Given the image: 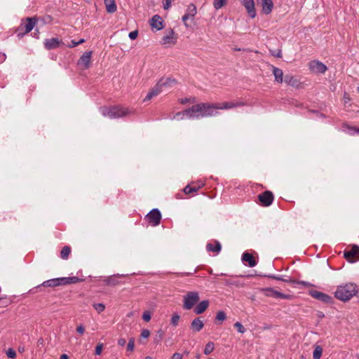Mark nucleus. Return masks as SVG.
<instances>
[{
  "label": "nucleus",
  "instance_id": "32",
  "mask_svg": "<svg viewBox=\"0 0 359 359\" xmlns=\"http://www.w3.org/2000/svg\"><path fill=\"white\" fill-rule=\"evenodd\" d=\"M214 348H215L214 343L212 342V341H209L205 345V349H204V353L205 355H209V354H210L214 351Z\"/></svg>",
  "mask_w": 359,
  "mask_h": 359
},
{
  "label": "nucleus",
  "instance_id": "21",
  "mask_svg": "<svg viewBox=\"0 0 359 359\" xmlns=\"http://www.w3.org/2000/svg\"><path fill=\"white\" fill-rule=\"evenodd\" d=\"M104 4L108 13H114L116 11L117 6L115 0H104Z\"/></svg>",
  "mask_w": 359,
  "mask_h": 359
},
{
  "label": "nucleus",
  "instance_id": "18",
  "mask_svg": "<svg viewBox=\"0 0 359 359\" xmlns=\"http://www.w3.org/2000/svg\"><path fill=\"white\" fill-rule=\"evenodd\" d=\"M266 291V295L272 297L274 298H281V299H290L292 298V296L290 294H285L283 293H280L276 290H274L271 288H267L265 290Z\"/></svg>",
  "mask_w": 359,
  "mask_h": 359
},
{
  "label": "nucleus",
  "instance_id": "25",
  "mask_svg": "<svg viewBox=\"0 0 359 359\" xmlns=\"http://www.w3.org/2000/svg\"><path fill=\"white\" fill-rule=\"evenodd\" d=\"M311 294L314 298L320 299L325 302H328L331 299L330 297H329L328 295L317 291L311 292Z\"/></svg>",
  "mask_w": 359,
  "mask_h": 359
},
{
  "label": "nucleus",
  "instance_id": "33",
  "mask_svg": "<svg viewBox=\"0 0 359 359\" xmlns=\"http://www.w3.org/2000/svg\"><path fill=\"white\" fill-rule=\"evenodd\" d=\"M93 307L99 314L105 310V305L102 303H94L93 304Z\"/></svg>",
  "mask_w": 359,
  "mask_h": 359
},
{
  "label": "nucleus",
  "instance_id": "2",
  "mask_svg": "<svg viewBox=\"0 0 359 359\" xmlns=\"http://www.w3.org/2000/svg\"><path fill=\"white\" fill-rule=\"evenodd\" d=\"M177 82L175 79L170 77L162 78L156 86L148 93L144 101L149 100L152 97L158 95L163 90V88L172 87L177 84Z\"/></svg>",
  "mask_w": 359,
  "mask_h": 359
},
{
  "label": "nucleus",
  "instance_id": "46",
  "mask_svg": "<svg viewBox=\"0 0 359 359\" xmlns=\"http://www.w3.org/2000/svg\"><path fill=\"white\" fill-rule=\"evenodd\" d=\"M137 36H138V31L137 30L133 31V32H130L129 34H128V36L132 40L136 39Z\"/></svg>",
  "mask_w": 359,
  "mask_h": 359
},
{
  "label": "nucleus",
  "instance_id": "52",
  "mask_svg": "<svg viewBox=\"0 0 359 359\" xmlns=\"http://www.w3.org/2000/svg\"><path fill=\"white\" fill-rule=\"evenodd\" d=\"M344 101H345L346 102H347L350 101V97H349V96H348V95H344Z\"/></svg>",
  "mask_w": 359,
  "mask_h": 359
},
{
  "label": "nucleus",
  "instance_id": "36",
  "mask_svg": "<svg viewBox=\"0 0 359 359\" xmlns=\"http://www.w3.org/2000/svg\"><path fill=\"white\" fill-rule=\"evenodd\" d=\"M182 22H184V25L186 27H190V24L188 22L189 20H193L194 18H191L190 15H188V13H185L182 18Z\"/></svg>",
  "mask_w": 359,
  "mask_h": 359
},
{
  "label": "nucleus",
  "instance_id": "19",
  "mask_svg": "<svg viewBox=\"0 0 359 359\" xmlns=\"http://www.w3.org/2000/svg\"><path fill=\"white\" fill-rule=\"evenodd\" d=\"M210 302L208 300H203L196 305L194 309V313L196 314H201L205 311L208 308Z\"/></svg>",
  "mask_w": 359,
  "mask_h": 359
},
{
  "label": "nucleus",
  "instance_id": "56",
  "mask_svg": "<svg viewBox=\"0 0 359 359\" xmlns=\"http://www.w3.org/2000/svg\"><path fill=\"white\" fill-rule=\"evenodd\" d=\"M355 130L359 133V129H355Z\"/></svg>",
  "mask_w": 359,
  "mask_h": 359
},
{
  "label": "nucleus",
  "instance_id": "41",
  "mask_svg": "<svg viewBox=\"0 0 359 359\" xmlns=\"http://www.w3.org/2000/svg\"><path fill=\"white\" fill-rule=\"evenodd\" d=\"M226 318V314L224 311H218L217 313L216 319L218 320H224Z\"/></svg>",
  "mask_w": 359,
  "mask_h": 359
},
{
  "label": "nucleus",
  "instance_id": "49",
  "mask_svg": "<svg viewBox=\"0 0 359 359\" xmlns=\"http://www.w3.org/2000/svg\"><path fill=\"white\" fill-rule=\"evenodd\" d=\"M171 359H182V355L180 353H175L172 355Z\"/></svg>",
  "mask_w": 359,
  "mask_h": 359
},
{
  "label": "nucleus",
  "instance_id": "24",
  "mask_svg": "<svg viewBox=\"0 0 359 359\" xmlns=\"http://www.w3.org/2000/svg\"><path fill=\"white\" fill-rule=\"evenodd\" d=\"M44 44H45V47L48 50H50V49H54V48L58 47V46L60 44V41L56 38H52V39L46 40Z\"/></svg>",
  "mask_w": 359,
  "mask_h": 359
},
{
  "label": "nucleus",
  "instance_id": "30",
  "mask_svg": "<svg viewBox=\"0 0 359 359\" xmlns=\"http://www.w3.org/2000/svg\"><path fill=\"white\" fill-rule=\"evenodd\" d=\"M323 353V348L320 346H316L313 353V359H320Z\"/></svg>",
  "mask_w": 359,
  "mask_h": 359
},
{
  "label": "nucleus",
  "instance_id": "8",
  "mask_svg": "<svg viewBox=\"0 0 359 359\" xmlns=\"http://www.w3.org/2000/svg\"><path fill=\"white\" fill-rule=\"evenodd\" d=\"M240 1L241 3V4L246 9L248 15L252 18H255L257 13H256L254 0H240Z\"/></svg>",
  "mask_w": 359,
  "mask_h": 359
},
{
  "label": "nucleus",
  "instance_id": "44",
  "mask_svg": "<svg viewBox=\"0 0 359 359\" xmlns=\"http://www.w3.org/2000/svg\"><path fill=\"white\" fill-rule=\"evenodd\" d=\"M76 332L80 335H82L85 332V327L82 324L77 325L76 327Z\"/></svg>",
  "mask_w": 359,
  "mask_h": 359
},
{
  "label": "nucleus",
  "instance_id": "1",
  "mask_svg": "<svg viewBox=\"0 0 359 359\" xmlns=\"http://www.w3.org/2000/svg\"><path fill=\"white\" fill-rule=\"evenodd\" d=\"M358 292L357 286L352 283L339 285L334 292L337 299L342 302H347L355 296Z\"/></svg>",
  "mask_w": 359,
  "mask_h": 359
},
{
  "label": "nucleus",
  "instance_id": "20",
  "mask_svg": "<svg viewBox=\"0 0 359 359\" xmlns=\"http://www.w3.org/2000/svg\"><path fill=\"white\" fill-rule=\"evenodd\" d=\"M204 323L199 318H195L191 323V329L193 332H197L203 329Z\"/></svg>",
  "mask_w": 359,
  "mask_h": 359
},
{
  "label": "nucleus",
  "instance_id": "29",
  "mask_svg": "<svg viewBox=\"0 0 359 359\" xmlns=\"http://www.w3.org/2000/svg\"><path fill=\"white\" fill-rule=\"evenodd\" d=\"M206 248L208 251L219 252L221 250V245L218 242H217L215 245H213L211 243H209L207 245Z\"/></svg>",
  "mask_w": 359,
  "mask_h": 359
},
{
  "label": "nucleus",
  "instance_id": "23",
  "mask_svg": "<svg viewBox=\"0 0 359 359\" xmlns=\"http://www.w3.org/2000/svg\"><path fill=\"white\" fill-rule=\"evenodd\" d=\"M272 71L275 77V81L278 83H281L283 81V71L274 66H272Z\"/></svg>",
  "mask_w": 359,
  "mask_h": 359
},
{
  "label": "nucleus",
  "instance_id": "28",
  "mask_svg": "<svg viewBox=\"0 0 359 359\" xmlns=\"http://www.w3.org/2000/svg\"><path fill=\"white\" fill-rule=\"evenodd\" d=\"M186 13H188V15H190L191 18H194L197 13L196 6L193 4H189L187 7Z\"/></svg>",
  "mask_w": 359,
  "mask_h": 359
},
{
  "label": "nucleus",
  "instance_id": "54",
  "mask_svg": "<svg viewBox=\"0 0 359 359\" xmlns=\"http://www.w3.org/2000/svg\"><path fill=\"white\" fill-rule=\"evenodd\" d=\"M144 359H152V358L150 356H147Z\"/></svg>",
  "mask_w": 359,
  "mask_h": 359
},
{
  "label": "nucleus",
  "instance_id": "4",
  "mask_svg": "<svg viewBox=\"0 0 359 359\" xmlns=\"http://www.w3.org/2000/svg\"><path fill=\"white\" fill-rule=\"evenodd\" d=\"M199 293L196 291H190L183 296L182 306L186 310L191 309L199 301Z\"/></svg>",
  "mask_w": 359,
  "mask_h": 359
},
{
  "label": "nucleus",
  "instance_id": "17",
  "mask_svg": "<svg viewBox=\"0 0 359 359\" xmlns=\"http://www.w3.org/2000/svg\"><path fill=\"white\" fill-rule=\"evenodd\" d=\"M259 199L262 205L268 206L271 204L273 196L271 191H266L259 196Z\"/></svg>",
  "mask_w": 359,
  "mask_h": 359
},
{
  "label": "nucleus",
  "instance_id": "53",
  "mask_svg": "<svg viewBox=\"0 0 359 359\" xmlns=\"http://www.w3.org/2000/svg\"><path fill=\"white\" fill-rule=\"evenodd\" d=\"M187 100H187V99H186V100H182V102H182V103H186V102H187Z\"/></svg>",
  "mask_w": 359,
  "mask_h": 359
},
{
  "label": "nucleus",
  "instance_id": "12",
  "mask_svg": "<svg viewBox=\"0 0 359 359\" xmlns=\"http://www.w3.org/2000/svg\"><path fill=\"white\" fill-rule=\"evenodd\" d=\"M149 25L152 29H155L156 31L161 30L164 27L163 20L158 15H155L152 17L149 22Z\"/></svg>",
  "mask_w": 359,
  "mask_h": 359
},
{
  "label": "nucleus",
  "instance_id": "16",
  "mask_svg": "<svg viewBox=\"0 0 359 359\" xmlns=\"http://www.w3.org/2000/svg\"><path fill=\"white\" fill-rule=\"evenodd\" d=\"M257 2L261 4L262 11L265 15H269L271 13L273 8L272 0H257Z\"/></svg>",
  "mask_w": 359,
  "mask_h": 359
},
{
  "label": "nucleus",
  "instance_id": "13",
  "mask_svg": "<svg viewBox=\"0 0 359 359\" xmlns=\"http://www.w3.org/2000/svg\"><path fill=\"white\" fill-rule=\"evenodd\" d=\"M147 218L149 223L152 224L154 226H156L159 224L161 215L158 210L154 209L147 215Z\"/></svg>",
  "mask_w": 359,
  "mask_h": 359
},
{
  "label": "nucleus",
  "instance_id": "34",
  "mask_svg": "<svg viewBox=\"0 0 359 359\" xmlns=\"http://www.w3.org/2000/svg\"><path fill=\"white\" fill-rule=\"evenodd\" d=\"M200 188V186L198 187H191L190 185H187L184 189V192L186 194H191L192 192H196Z\"/></svg>",
  "mask_w": 359,
  "mask_h": 359
},
{
  "label": "nucleus",
  "instance_id": "14",
  "mask_svg": "<svg viewBox=\"0 0 359 359\" xmlns=\"http://www.w3.org/2000/svg\"><path fill=\"white\" fill-rule=\"evenodd\" d=\"M217 104H211L209 103H205V109L203 114H201V117L204 116H212L217 114Z\"/></svg>",
  "mask_w": 359,
  "mask_h": 359
},
{
  "label": "nucleus",
  "instance_id": "35",
  "mask_svg": "<svg viewBox=\"0 0 359 359\" xmlns=\"http://www.w3.org/2000/svg\"><path fill=\"white\" fill-rule=\"evenodd\" d=\"M71 252L70 248L68 246H65L61 251V257L62 259H67Z\"/></svg>",
  "mask_w": 359,
  "mask_h": 359
},
{
  "label": "nucleus",
  "instance_id": "26",
  "mask_svg": "<svg viewBox=\"0 0 359 359\" xmlns=\"http://www.w3.org/2000/svg\"><path fill=\"white\" fill-rule=\"evenodd\" d=\"M242 259L245 262L248 263V266L250 267H253L256 265L257 262L252 255L245 252L243 255Z\"/></svg>",
  "mask_w": 359,
  "mask_h": 359
},
{
  "label": "nucleus",
  "instance_id": "42",
  "mask_svg": "<svg viewBox=\"0 0 359 359\" xmlns=\"http://www.w3.org/2000/svg\"><path fill=\"white\" fill-rule=\"evenodd\" d=\"M135 347V340L134 339H130L127 345V349L130 351H133Z\"/></svg>",
  "mask_w": 359,
  "mask_h": 359
},
{
  "label": "nucleus",
  "instance_id": "43",
  "mask_svg": "<svg viewBox=\"0 0 359 359\" xmlns=\"http://www.w3.org/2000/svg\"><path fill=\"white\" fill-rule=\"evenodd\" d=\"M102 349H103V344L101 343L97 344L95 347V354L100 355L102 353Z\"/></svg>",
  "mask_w": 359,
  "mask_h": 359
},
{
  "label": "nucleus",
  "instance_id": "40",
  "mask_svg": "<svg viewBox=\"0 0 359 359\" xmlns=\"http://www.w3.org/2000/svg\"><path fill=\"white\" fill-rule=\"evenodd\" d=\"M142 318L144 321L149 322L151 320V312L149 311H144Z\"/></svg>",
  "mask_w": 359,
  "mask_h": 359
},
{
  "label": "nucleus",
  "instance_id": "37",
  "mask_svg": "<svg viewBox=\"0 0 359 359\" xmlns=\"http://www.w3.org/2000/svg\"><path fill=\"white\" fill-rule=\"evenodd\" d=\"M180 316L178 313H174L171 318V324L173 326H177L179 323Z\"/></svg>",
  "mask_w": 359,
  "mask_h": 359
},
{
  "label": "nucleus",
  "instance_id": "39",
  "mask_svg": "<svg viewBox=\"0 0 359 359\" xmlns=\"http://www.w3.org/2000/svg\"><path fill=\"white\" fill-rule=\"evenodd\" d=\"M84 41H85V40L83 39H81L79 41H75L74 40H72V41H71L70 43L67 46L69 48H74V47L78 46L79 44L83 43Z\"/></svg>",
  "mask_w": 359,
  "mask_h": 359
},
{
  "label": "nucleus",
  "instance_id": "6",
  "mask_svg": "<svg viewBox=\"0 0 359 359\" xmlns=\"http://www.w3.org/2000/svg\"><path fill=\"white\" fill-rule=\"evenodd\" d=\"M92 57V51H86L83 53L78 60V65L82 69H87L90 67Z\"/></svg>",
  "mask_w": 359,
  "mask_h": 359
},
{
  "label": "nucleus",
  "instance_id": "5",
  "mask_svg": "<svg viewBox=\"0 0 359 359\" xmlns=\"http://www.w3.org/2000/svg\"><path fill=\"white\" fill-rule=\"evenodd\" d=\"M177 36L172 29H169L162 37L161 43L164 46L174 45L177 42Z\"/></svg>",
  "mask_w": 359,
  "mask_h": 359
},
{
  "label": "nucleus",
  "instance_id": "7",
  "mask_svg": "<svg viewBox=\"0 0 359 359\" xmlns=\"http://www.w3.org/2000/svg\"><path fill=\"white\" fill-rule=\"evenodd\" d=\"M204 109L205 103H201L194 105L191 108L187 109L185 111V114L189 116L199 117L201 116V114H203L204 112Z\"/></svg>",
  "mask_w": 359,
  "mask_h": 359
},
{
  "label": "nucleus",
  "instance_id": "47",
  "mask_svg": "<svg viewBox=\"0 0 359 359\" xmlns=\"http://www.w3.org/2000/svg\"><path fill=\"white\" fill-rule=\"evenodd\" d=\"M55 279H53V280H48V281H46L43 285L45 286H48V287H55V285H54V284H56L57 282H55L54 281Z\"/></svg>",
  "mask_w": 359,
  "mask_h": 359
},
{
  "label": "nucleus",
  "instance_id": "48",
  "mask_svg": "<svg viewBox=\"0 0 359 359\" xmlns=\"http://www.w3.org/2000/svg\"><path fill=\"white\" fill-rule=\"evenodd\" d=\"M149 335H150V332L148 330H142V332L141 333V336L143 338H148L149 337Z\"/></svg>",
  "mask_w": 359,
  "mask_h": 359
},
{
  "label": "nucleus",
  "instance_id": "10",
  "mask_svg": "<svg viewBox=\"0 0 359 359\" xmlns=\"http://www.w3.org/2000/svg\"><path fill=\"white\" fill-rule=\"evenodd\" d=\"M359 254V247L356 245H353L351 247V249L349 251H345L344 257L346 259L351 262L353 263L356 262L357 259L355 257Z\"/></svg>",
  "mask_w": 359,
  "mask_h": 359
},
{
  "label": "nucleus",
  "instance_id": "45",
  "mask_svg": "<svg viewBox=\"0 0 359 359\" xmlns=\"http://www.w3.org/2000/svg\"><path fill=\"white\" fill-rule=\"evenodd\" d=\"M6 355L8 358H14L15 356H16V353L15 351L12 349V348H9L7 351H6Z\"/></svg>",
  "mask_w": 359,
  "mask_h": 359
},
{
  "label": "nucleus",
  "instance_id": "15",
  "mask_svg": "<svg viewBox=\"0 0 359 359\" xmlns=\"http://www.w3.org/2000/svg\"><path fill=\"white\" fill-rule=\"evenodd\" d=\"M55 282H57L54 285H68V284H74L81 281V280L76 276L67 277V278H55Z\"/></svg>",
  "mask_w": 359,
  "mask_h": 359
},
{
  "label": "nucleus",
  "instance_id": "38",
  "mask_svg": "<svg viewBox=\"0 0 359 359\" xmlns=\"http://www.w3.org/2000/svg\"><path fill=\"white\" fill-rule=\"evenodd\" d=\"M234 327L237 329L238 332H240V333H244L245 332V327L243 326V325L239 323V322H236L235 324H234Z\"/></svg>",
  "mask_w": 359,
  "mask_h": 359
},
{
  "label": "nucleus",
  "instance_id": "51",
  "mask_svg": "<svg viewBox=\"0 0 359 359\" xmlns=\"http://www.w3.org/2000/svg\"><path fill=\"white\" fill-rule=\"evenodd\" d=\"M60 359H69V356L67 354H62L60 355Z\"/></svg>",
  "mask_w": 359,
  "mask_h": 359
},
{
  "label": "nucleus",
  "instance_id": "3",
  "mask_svg": "<svg viewBox=\"0 0 359 359\" xmlns=\"http://www.w3.org/2000/svg\"><path fill=\"white\" fill-rule=\"evenodd\" d=\"M102 112L103 116L110 118H117L122 116H126L130 114L128 109L118 106L104 107L102 109Z\"/></svg>",
  "mask_w": 359,
  "mask_h": 359
},
{
  "label": "nucleus",
  "instance_id": "22",
  "mask_svg": "<svg viewBox=\"0 0 359 359\" xmlns=\"http://www.w3.org/2000/svg\"><path fill=\"white\" fill-rule=\"evenodd\" d=\"M284 81L286 83L292 87L299 88L301 86L300 81L297 78L291 75H286Z\"/></svg>",
  "mask_w": 359,
  "mask_h": 359
},
{
  "label": "nucleus",
  "instance_id": "9",
  "mask_svg": "<svg viewBox=\"0 0 359 359\" xmlns=\"http://www.w3.org/2000/svg\"><path fill=\"white\" fill-rule=\"evenodd\" d=\"M309 69L315 74H324L327 70V67L318 61H312L309 63Z\"/></svg>",
  "mask_w": 359,
  "mask_h": 359
},
{
  "label": "nucleus",
  "instance_id": "55",
  "mask_svg": "<svg viewBox=\"0 0 359 359\" xmlns=\"http://www.w3.org/2000/svg\"><path fill=\"white\" fill-rule=\"evenodd\" d=\"M87 3L90 4V0H85Z\"/></svg>",
  "mask_w": 359,
  "mask_h": 359
},
{
  "label": "nucleus",
  "instance_id": "31",
  "mask_svg": "<svg viewBox=\"0 0 359 359\" xmlns=\"http://www.w3.org/2000/svg\"><path fill=\"white\" fill-rule=\"evenodd\" d=\"M226 4V0H213V7L216 10H219L223 6H224Z\"/></svg>",
  "mask_w": 359,
  "mask_h": 359
},
{
  "label": "nucleus",
  "instance_id": "57",
  "mask_svg": "<svg viewBox=\"0 0 359 359\" xmlns=\"http://www.w3.org/2000/svg\"><path fill=\"white\" fill-rule=\"evenodd\" d=\"M19 351H23V349H22V348H20V349H19Z\"/></svg>",
  "mask_w": 359,
  "mask_h": 359
},
{
  "label": "nucleus",
  "instance_id": "11",
  "mask_svg": "<svg viewBox=\"0 0 359 359\" xmlns=\"http://www.w3.org/2000/svg\"><path fill=\"white\" fill-rule=\"evenodd\" d=\"M217 104V109L218 110H226L233 109L238 107H242L245 105V103L243 102H224L222 103H218Z\"/></svg>",
  "mask_w": 359,
  "mask_h": 359
},
{
  "label": "nucleus",
  "instance_id": "27",
  "mask_svg": "<svg viewBox=\"0 0 359 359\" xmlns=\"http://www.w3.org/2000/svg\"><path fill=\"white\" fill-rule=\"evenodd\" d=\"M35 22L36 21L34 19L27 18V23L23 27L25 29L24 34L29 33L30 31H32L35 25Z\"/></svg>",
  "mask_w": 359,
  "mask_h": 359
},
{
  "label": "nucleus",
  "instance_id": "50",
  "mask_svg": "<svg viewBox=\"0 0 359 359\" xmlns=\"http://www.w3.org/2000/svg\"><path fill=\"white\" fill-rule=\"evenodd\" d=\"M126 343V339H123V338H120V339L118 340V344L119 346H125Z\"/></svg>",
  "mask_w": 359,
  "mask_h": 359
}]
</instances>
